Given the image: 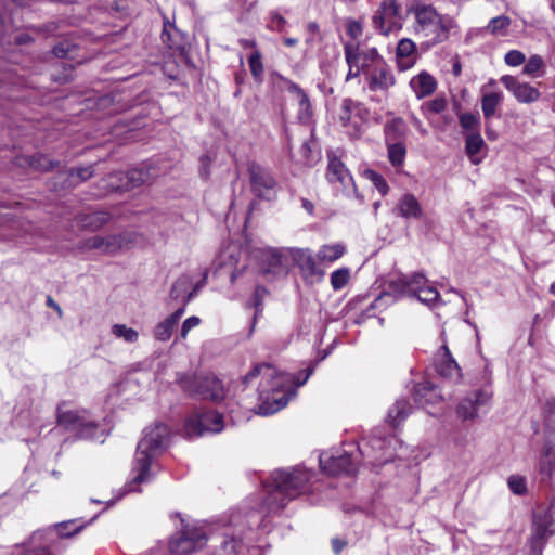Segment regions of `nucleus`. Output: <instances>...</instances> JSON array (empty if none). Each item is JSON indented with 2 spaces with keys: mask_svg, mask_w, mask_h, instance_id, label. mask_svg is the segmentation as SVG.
<instances>
[{
  "mask_svg": "<svg viewBox=\"0 0 555 555\" xmlns=\"http://www.w3.org/2000/svg\"><path fill=\"white\" fill-rule=\"evenodd\" d=\"M309 370L305 377L300 380H295L294 375L279 371L276 367L269 363H261L253 367V370L244 376L243 383L247 384L249 380L257 376H261V382L258 388L259 400L261 401L257 408L259 415H271L282 410L289 401L292 387L295 384L297 387L302 386L311 374Z\"/></svg>",
  "mask_w": 555,
  "mask_h": 555,
  "instance_id": "f257e3e1",
  "label": "nucleus"
},
{
  "mask_svg": "<svg viewBox=\"0 0 555 555\" xmlns=\"http://www.w3.org/2000/svg\"><path fill=\"white\" fill-rule=\"evenodd\" d=\"M314 473L305 467L276 469L272 473V487L268 489L266 504L272 512L283 509L287 501L297 498L309 490Z\"/></svg>",
  "mask_w": 555,
  "mask_h": 555,
  "instance_id": "f03ea898",
  "label": "nucleus"
},
{
  "mask_svg": "<svg viewBox=\"0 0 555 555\" xmlns=\"http://www.w3.org/2000/svg\"><path fill=\"white\" fill-rule=\"evenodd\" d=\"M170 431L167 425L156 423L153 427L143 430V437L137 446L132 472L135 474L128 485L129 491H138L133 485L150 480V466L152 461L162 454L168 447Z\"/></svg>",
  "mask_w": 555,
  "mask_h": 555,
  "instance_id": "7ed1b4c3",
  "label": "nucleus"
},
{
  "mask_svg": "<svg viewBox=\"0 0 555 555\" xmlns=\"http://www.w3.org/2000/svg\"><path fill=\"white\" fill-rule=\"evenodd\" d=\"M412 11L415 15V34L426 39L428 44L446 41L450 30L456 26L453 17L439 14L433 5L417 4Z\"/></svg>",
  "mask_w": 555,
  "mask_h": 555,
  "instance_id": "20e7f679",
  "label": "nucleus"
},
{
  "mask_svg": "<svg viewBox=\"0 0 555 555\" xmlns=\"http://www.w3.org/2000/svg\"><path fill=\"white\" fill-rule=\"evenodd\" d=\"M181 529L171 538L169 542V551L172 555H189L203 548L208 540L207 531L203 526L197 524H188L179 513Z\"/></svg>",
  "mask_w": 555,
  "mask_h": 555,
  "instance_id": "39448f33",
  "label": "nucleus"
},
{
  "mask_svg": "<svg viewBox=\"0 0 555 555\" xmlns=\"http://www.w3.org/2000/svg\"><path fill=\"white\" fill-rule=\"evenodd\" d=\"M178 382L185 392L201 399L218 403L225 397L221 380L214 375H184Z\"/></svg>",
  "mask_w": 555,
  "mask_h": 555,
  "instance_id": "423d86ee",
  "label": "nucleus"
},
{
  "mask_svg": "<svg viewBox=\"0 0 555 555\" xmlns=\"http://www.w3.org/2000/svg\"><path fill=\"white\" fill-rule=\"evenodd\" d=\"M493 392L490 387H481L465 395L456 404V416L462 422H475L492 405Z\"/></svg>",
  "mask_w": 555,
  "mask_h": 555,
  "instance_id": "0eeeda50",
  "label": "nucleus"
},
{
  "mask_svg": "<svg viewBox=\"0 0 555 555\" xmlns=\"http://www.w3.org/2000/svg\"><path fill=\"white\" fill-rule=\"evenodd\" d=\"M155 177L154 169L146 166L129 169L128 171H119L109 175L102 181L103 189L106 193L117 191H129L150 183Z\"/></svg>",
  "mask_w": 555,
  "mask_h": 555,
  "instance_id": "6e6552de",
  "label": "nucleus"
},
{
  "mask_svg": "<svg viewBox=\"0 0 555 555\" xmlns=\"http://www.w3.org/2000/svg\"><path fill=\"white\" fill-rule=\"evenodd\" d=\"M57 423L79 439H94L99 430L98 424L90 418L86 411H64L60 406L57 409Z\"/></svg>",
  "mask_w": 555,
  "mask_h": 555,
  "instance_id": "1a4fd4ad",
  "label": "nucleus"
},
{
  "mask_svg": "<svg viewBox=\"0 0 555 555\" xmlns=\"http://www.w3.org/2000/svg\"><path fill=\"white\" fill-rule=\"evenodd\" d=\"M359 453V449L356 453L349 451L338 452L336 455L322 453L319 457L320 467L328 475H354L358 469Z\"/></svg>",
  "mask_w": 555,
  "mask_h": 555,
  "instance_id": "9d476101",
  "label": "nucleus"
},
{
  "mask_svg": "<svg viewBox=\"0 0 555 555\" xmlns=\"http://www.w3.org/2000/svg\"><path fill=\"white\" fill-rule=\"evenodd\" d=\"M184 429L189 438L220 433L223 429L222 415L216 411L198 412L186 420Z\"/></svg>",
  "mask_w": 555,
  "mask_h": 555,
  "instance_id": "9b49d317",
  "label": "nucleus"
},
{
  "mask_svg": "<svg viewBox=\"0 0 555 555\" xmlns=\"http://www.w3.org/2000/svg\"><path fill=\"white\" fill-rule=\"evenodd\" d=\"M261 274L271 280L288 273L287 258L276 248H262L256 251Z\"/></svg>",
  "mask_w": 555,
  "mask_h": 555,
  "instance_id": "f8f14e48",
  "label": "nucleus"
},
{
  "mask_svg": "<svg viewBox=\"0 0 555 555\" xmlns=\"http://www.w3.org/2000/svg\"><path fill=\"white\" fill-rule=\"evenodd\" d=\"M248 173L251 190L258 197L270 201L276 196V181L268 169L253 163Z\"/></svg>",
  "mask_w": 555,
  "mask_h": 555,
  "instance_id": "ddd939ff",
  "label": "nucleus"
},
{
  "mask_svg": "<svg viewBox=\"0 0 555 555\" xmlns=\"http://www.w3.org/2000/svg\"><path fill=\"white\" fill-rule=\"evenodd\" d=\"M344 50L348 66L354 67L360 64L363 75L385 62L375 48L360 50L356 44L346 43Z\"/></svg>",
  "mask_w": 555,
  "mask_h": 555,
  "instance_id": "4468645a",
  "label": "nucleus"
},
{
  "mask_svg": "<svg viewBox=\"0 0 555 555\" xmlns=\"http://www.w3.org/2000/svg\"><path fill=\"white\" fill-rule=\"evenodd\" d=\"M400 4L396 0H383L373 15V25L382 35H388L398 25Z\"/></svg>",
  "mask_w": 555,
  "mask_h": 555,
  "instance_id": "2eb2a0df",
  "label": "nucleus"
},
{
  "mask_svg": "<svg viewBox=\"0 0 555 555\" xmlns=\"http://www.w3.org/2000/svg\"><path fill=\"white\" fill-rule=\"evenodd\" d=\"M364 76L371 91H388L396 83L391 67L386 62L371 68Z\"/></svg>",
  "mask_w": 555,
  "mask_h": 555,
  "instance_id": "dca6fc26",
  "label": "nucleus"
},
{
  "mask_svg": "<svg viewBox=\"0 0 555 555\" xmlns=\"http://www.w3.org/2000/svg\"><path fill=\"white\" fill-rule=\"evenodd\" d=\"M551 526L552 521L547 516L534 517L530 538V550L533 555H542L546 541L553 534Z\"/></svg>",
  "mask_w": 555,
  "mask_h": 555,
  "instance_id": "f3484780",
  "label": "nucleus"
},
{
  "mask_svg": "<svg viewBox=\"0 0 555 555\" xmlns=\"http://www.w3.org/2000/svg\"><path fill=\"white\" fill-rule=\"evenodd\" d=\"M501 82L521 103H532L539 100L540 91L527 82L519 81L516 77L504 75Z\"/></svg>",
  "mask_w": 555,
  "mask_h": 555,
  "instance_id": "a211bd4d",
  "label": "nucleus"
},
{
  "mask_svg": "<svg viewBox=\"0 0 555 555\" xmlns=\"http://www.w3.org/2000/svg\"><path fill=\"white\" fill-rule=\"evenodd\" d=\"M427 282V278L421 272H415L412 275L401 274L389 281V288L396 293L413 296L420 292Z\"/></svg>",
  "mask_w": 555,
  "mask_h": 555,
  "instance_id": "6ab92c4d",
  "label": "nucleus"
},
{
  "mask_svg": "<svg viewBox=\"0 0 555 555\" xmlns=\"http://www.w3.org/2000/svg\"><path fill=\"white\" fill-rule=\"evenodd\" d=\"M291 256L305 279L324 275V270L319 267L318 258L312 255L310 249L295 248L291 250Z\"/></svg>",
  "mask_w": 555,
  "mask_h": 555,
  "instance_id": "aec40b11",
  "label": "nucleus"
},
{
  "mask_svg": "<svg viewBox=\"0 0 555 555\" xmlns=\"http://www.w3.org/2000/svg\"><path fill=\"white\" fill-rule=\"evenodd\" d=\"M327 158V181L330 183L339 182L344 189L352 186V189L356 191L353 178L349 170L346 168L345 164L334 154H328Z\"/></svg>",
  "mask_w": 555,
  "mask_h": 555,
  "instance_id": "412c9836",
  "label": "nucleus"
},
{
  "mask_svg": "<svg viewBox=\"0 0 555 555\" xmlns=\"http://www.w3.org/2000/svg\"><path fill=\"white\" fill-rule=\"evenodd\" d=\"M436 370L441 376L449 378L455 383H457L462 378L461 367L452 357L447 345H443L441 347V354L440 358L437 360Z\"/></svg>",
  "mask_w": 555,
  "mask_h": 555,
  "instance_id": "4be33fe9",
  "label": "nucleus"
},
{
  "mask_svg": "<svg viewBox=\"0 0 555 555\" xmlns=\"http://www.w3.org/2000/svg\"><path fill=\"white\" fill-rule=\"evenodd\" d=\"M395 214L403 219H422L424 211L418 199L411 193L401 196L395 207Z\"/></svg>",
  "mask_w": 555,
  "mask_h": 555,
  "instance_id": "5701e85b",
  "label": "nucleus"
},
{
  "mask_svg": "<svg viewBox=\"0 0 555 555\" xmlns=\"http://www.w3.org/2000/svg\"><path fill=\"white\" fill-rule=\"evenodd\" d=\"M124 238L118 234H109L106 236H93L85 242V247L96 249L103 254L113 255L121 248Z\"/></svg>",
  "mask_w": 555,
  "mask_h": 555,
  "instance_id": "b1692460",
  "label": "nucleus"
},
{
  "mask_svg": "<svg viewBox=\"0 0 555 555\" xmlns=\"http://www.w3.org/2000/svg\"><path fill=\"white\" fill-rule=\"evenodd\" d=\"M112 219V215L108 211H92L86 214H79L76 217L77 224L88 231H98L107 224Z\"/></svg>",
  "mask_w": 555,
  "mask_h": 555,
  "instance_id": "393cba45",
  "label": "nucleus"
},
{
  "mask_svg": "<svg viewBox=\"0 0 555 555\" xmlns=\"http://www.w3.org/2000/svg\"><path fill=\"white\" fill-rule=\"evenodd\" d=\"M410 87L414 91L417 99H423L435 92L437 82L435 78L427 72H422L411 79Z\"/></svg>",
  "mask_w": 555,
  "mask_h": 555,
  "instance_id": "a878e982",
  "label": "nucleus"
},
{
  "mask_svg": "<svg viewBox=\"0 0 555 555\" xmlns=\"http://www.w3.org/2000/svg\"><path fill=\"white\" fill-rule=\"evenodd\" d=\"M408 127L400 117L388 120L384 126L385 143L405 141Z\"/></svg>",
  "mask_w": 555,
  "mask_h": 555,
  "instance_id": "bb28decb",
  "label": "nucleus"
},
{
  "mask_svg": "<svg viewBox=\"0 0 555 555\" xmlns=\"http://www.w3.org/2000/svg\"><path fill=\"white\" fill-rule=\"evenodd\" d=\"M412 410L413 406L408 400H397L389 409L386 421L391 427H397L412 413Z\"/></svg>",
  "mask_w": 555,
  "mask_h": 555,
  "instance_id": "cd10ccee",
  "label": "nucleus"
},
{
  "mask_svg": "<svg viewBox=\"0 0 555 555\" xmlns=\"http://www.w3.org/2000/svg\"><path fill=\"white\" fill-rule=\"evenodd\" d=\"M192 280L188 275L178 278L171 286L170 298L176 301L182 300L188 305L194 297V292H189Z\"/></svg>",
  "mask_w": 555,
  "mask_h": 555,
  "instance_id": "c85d7f7f",
  "label": "nucleus"
},
{
  "mask_svg": "<svg viewBox=\"0 0 555 555\" xmlns=\"http://www.w3.org/2000/svg\"><path fill=\"white\" fill-rule=\"evenodd\" d=\"M346 247L344 244L323 245L317 253L320 262H334L344 256Z\"/></svg>",
  "mask_w": 555,
  "mask_h": 555,
  "instance_id": "c756f323",
  "label": "nucleus"
},
{
  "mask_svg": "<svg viewBox=\"0 0 555 555\" xmlns=\"http://www.w3.org/2000/svg\"><path fill=\"white\" fill-rule=\"evenodd\" d=\"M94 175L93 166L75 167L68 171L65 188H75L89 180Z\"/></svg>",
  "mask_w": 555,
  "mask_h": 555,
  "instance_id": "7c9ffc66",
  "label": "nucleus"
},
{
  "mask_svg": "<svg viewBox=\"0 0 555 555\" xmlns=\"http://www.w3.org/2000/svg\"><path fill=\"white\" fill-rule=\"evenodd\" d=\"M415 43L410 39H401L397 46V57L401 67H409L413 63Z\"/></svg>",
  "mask_w": 555,
  "mask_h": 555,
  "instance_id": "2f4dec72",
  "label": "nucleus"
},
{
  "mask_svg": "<svg viewBox=\"0 0 555 555\" xmlns=\"http://www.w3.org/2000/svg\"><path fill=\"white\" fill-rule=\"evenodd\" d=\"M503 95L500 92H490L483 94L481 99V109L486 119L495 115L496 108L501 105Z\"/></svg>",
  "mask_w": 555,
  "mask_h": 555,
  "instance_id": "473e14b6",
  "label": "nucleus"
},
{
  "mask_svg": "<svg viewBox=\"0 0 555 555\" xmlns=\"http://www.w3.org/2000/svg\"><path fill=\"white\" fill-rule=\"evenodd\" d=\"M388 159L392 166H401L405 159L406 146L405 141L386 143Z\"/></svg>",
  "mask_w": 555,
  "mask_h": 555,
  "instance_id": "72a5a7b5",
  "label": "nucleus"
},
{
  "mask_svg": "<svg viewBox=\"0 0 555 555\" xmlns=\"http://www.w3.org/2000/svg\"><path fill=\"white\" fill-rule=\"evenodd\" d=\"M483 146H485V141L481 138L480 133L475 132V133H470L466 137L465 150H466V153L469 156L470 160L474 164H478L480 162V159L477 158L476 155L481 151V149Z\"/></svg>",
  "mask_w": 555,
  "mask_h": 555,
  "instance_id": "f704fd0d",
  "label": "nucleus"
},
{
  "mask_svg": "<svg viewBox=\"0 0 555 555\" xmlns=\"http://www.w3.org/2000/svg\"><path fill=\"white\" fill-rule=\"evenodd\" d=\"M162 40L169 49L179 50L182 48V39L179 30L171 24L165 23L162 33Z\"/></svg>",
  "mask_w": 555,
  "mask_h": 555,
  "instance_id": "c9c22d12",
  "label": "nucleus"
},
{
  "mask_svg": "<svg viewBox=\"0 0 555 555\" xmlns=\"http://www.w3.org/2000/svg\"><path fill=\"white\" fill-rule=\"evenodd\" d=\"M511 25V18L506 15H500L489 21L486 30L494 36H503L506 34Z\"/></svg>",
  "mask_w": 555,
  "mask_h": 555,
  "instance_id": "e433bc0d",
  "label": "nucleus"
},
{
  "mask_svg": "<svg viewBox=\"0 0 555 555\" xmlns=\"http://www.w3.org/2000/svg\"><path fill=\"white\" fill-rule=\"evenodd\" d=\"M25 162L34 169L39 171H50L55 166L60 165L59 162H52L46 155L36 154L25 158Z\"/></svg>",
  "mask_w": 555,
  "mask_h": 555,
  "instance_id": "4c0bfd02",
  "label": "nucleus"
},
{
  "mask_svg": "<svg viewBox=\"0 0 555 555\" xmlns=\"http://www.w3.org/2000/svg\"><path fill=\"white\" fill-rule=\"evenodd\" d=\"M177 325L168 318L156 324L154 328V338L159 341H168Z\"/></svg>",
  "mask_w": 555,
  "mask_h": 555,
  "instance_id": "58836bf2",
  "label": "nucleus"
},
{
  "mask_svg": "<svg viewBox=\"0 0 555 555\" xmlns=\"http://www.w3.org/2000/svg\"><path fill=\"white\" fill-rule=\"evenodd\" d=\"M267 294H268V291L264 286L257 285L254 291V294L251 296V299L247 304L248 307H254L256 309L254 320H253L251 330L254 328V326L256 324V320H257L258 315L261 313L262 301Z\"/></svg>",
  "mask_w": 555,
  "mask_h": 555,
  "instance_id": "ea45409f",
  "label": "nucleus"
},
{
  "mask_svg": "<svg viewBox=\"0 0 555 555\" xmlns=\"http://www.w3.org/2000/svg\"><path fill=\"white\" fill-rule=\"evenodd\" d=\"M271 81L274 85L281 83L282 88L287 92L294 94L295 98H297L298 95H300V93L304 92V90L297 83H295L294 81L289 80L288 78L282 76L276 72L271 74Z\"/></svg>",
  "mask_w": 555,
  "mask_h": 555,
  "instance_id": "a19ab883",
  "label": "nucleus"
},
{
  "mask_svg": "<svg viewBox=\"0 0 555 555\" xmlns=\"http://www.w3.org/2000/svg\"><path fill=\"white\" fill-rule=\"evenodd\" d=\"M248 64L250 67V73L256 80V82L260 83L263 81V64L261 61V54L259 51H254L249 59Z\"/></svg>",
  "mask_w": 555,
  "mask_h": 555,
  "instance_id": "79ce46f5",
  "label": "nucleus"
},
{
  "mask_svg": "<svg viewBox=\"0 0 555 555\" xmlns=\"http://www.w3.org/2000/svg\"><path fill=\"white\" fill-rule=\"evenodd\" d=\"M112 333L127 343H135L139 338V333L134 328L128 327L125 324H115L112 327Z\"/></svg>",
  "mask_w": 555,
  "mask_h": 555,
  "instance_id": "37998d69",
  "label": "nucleus"
},
{
  "mask_svg": "<svg viewBox=\"0 0 555 555\" xmlns=\"http://www.w3.org/2000/svg\"><path fill=\"white\" fill-rule=\"evenodd\" d=\"M364 177L372 182L376 190L384 196L388 193L389 186L382 175L372 169L364 171Z\"/></svg>",
  "mask_w": 555,
  "mask_h": 555,
  "instance_id": "c03bdc74",
  "label": "nucleus"
},
{
  "mask_svg": "<svg viewBox=\"0 0 555 555\" xmlns=\"http://www.w3.org/2000/svg\"><path fill=\"white\" fill-rule=\"evenodd\" d=\"M350 279V271L348 268L335 270L331 274V285L333 289L339 291L344 288Z\"/></svg>",
  "mask_w": 555,
  "mask_h": 555,
  "instance_id": "a18cd8bd",
  "label": "nucleus"
},
{
  "mask_svg": "<svg viewBox=\"0 0 555 555\" xmlns=\"http://www.w3.org/2000/svg\"><path fill=\"white\" fill-rule=\"evenodd\" d=\"M509 490L516 495H524L527 493L526 478L520 475H512L507 479Z\"/></svg>",
  "mask_w": 555,
  "mask_h": 555,
  "instance_id": "49530a36",
  "label": "nucleus"
},
{
  "mask_svg": "<svg viewBox=\"0 0 555 555\" xmlns=\"http://www.w3.org/2000/svg\"><path fill=\"white\" fill-rule=\"evenodd\" d=\"M414 297H417V299L421 302H424L426 305H431L436 302L439 298V293L434 286L425 285L423 288H421L420 292H417Z\"/></svg>",
  "mask_w": 555,
  "mask_h": 555,
  "instance_id": "de8ad7c7",
  "label": "nucleus"
},
{
  "mask_svg": "<svg viewBox=\"0 0 555 555\" xmlns=\"http://www.w3.org/2000/svg\"><path fill=\"white\" fill-rule=\"evenodd\" d=\"M299 109H298V118L300 120H308L311 117L312 109H311V103L307 95V93L304 91L298 95L297 98Z\"/></svg>",
  "mask_w": 555,
  "mask_h": 555,
  "instance_id": "09e8293b",
  "label": "nucleus"
},
{
  "mask_svg": "<svg viewBox=\"0 0 555 555\" xmlns=\"http://www.w3.org/2000/svg\"><path fill=\"white\" fill-rule=\"evenodd\" d=\"M237 545L238 542L234 538L225 535L216 555H236Z\"/></svg>",
  "mask_w": 555,
  "mask_h": 555,
  "instance_id": "8fccbe9b",
  "label": "nucleus"
},
{
  "mask_svg": "<svg viewBox=\"0 0 555 555\" xmlns=\"http://www.w3.org/2000/svg\"><path fill=\"white\" fill-rule=\"evenodd\" d=\"M544 65V62L540 55H532L524 67V73L527 75H535Z\"/></svg>",
  "mask_w": 555,
  "mask_h": 555,
  "instance_id": "3c124183",
  "label": "nucleus"
},
{
  "mask_svg": "<svg viewBox=\"0 0 555 555\" xmlns=\"http://www.w3.org/2000/svg\"><path fill=\"white\" fill-rule=\"evenodd\" d=\"M433 392H434V388L431 387V385L429 383H427V384H418L414 388V399H415V401L418 404L423 405V404L428 403L430 401V399L423 400V397L426 393H433Z\"/></svg>",
  "mask_w": 555,
  "mask_h": 555,
  "instance_id": "603ef678",
  "label": "nucleus"
},
{
  "mask_svg": "<svg viewBox=\"0 0 555 555\" xmlns=\"http://www.w3.org/2000/svg\"><path fill=\"white\" fill-rule=\"evenodd\" d=\"M460 125L465 130H475L479 125V117L472 113L461 114Z\"/></svg>",
  "mask_w": 555,
  "mask_h": 555,
  "instance_id": "864d4df0",
  "label": "nucleus"
},
{
  "mask_svg": "<svg viewBox=\"0 0 555 555\" xmlns=\"http://www.w3.org/2000/svg\"><path fill=\"white\" fill-rule=\"evenodd\" d=\"M504 61L509 66H519L526 61V56L521 51L511 50L505 54Z\"/></svg>",
  "mask_w": 555,
  "mask_h": 555,
  "instance_id": "5fc2aeb1",
  "label": "nucleus"
},
{
  "mask_svg": "<svg viewBox=\"0 0 555 555\" xmlns=\"http://www.w3.org/2000/svg\"><path fill=\"white\" fill-rule=\"evenodd\" d=\"M74 524L75 522L73 520H69V521H65V522H61V524L56 525L57 534L61 538H69L82 529V526H77L74 529L67 531V528L69 526H74Z\"/></svg>",
  "mask_w": 555,
  "mask_h": 555,
  "instance_id": "6e6d98bb",
  "label": "nucleus"
},
{
  "mask_svg": "<svg viewBox=\"0 0 555 555\" xmlns=\"http://www.w3.org/2000/svg\"><path fill=\"white\" fill-rule=\"evenodd\" d=\"M429 112L439 114L447 107V100L444 98H435L434 100L426 103Z\"/></svg>",
  "mask_w": 555,
  "mask_h": 555,
  "instance_id": "4d7b16f0",
  "label": "nucleus"
},
{
  "mask_svg": "<svg viewBox=\"0 0 555 555\" xmlns=\"http://www.w3.org/2000/svg\"><path fill=\"white\" fill-rule=\"evenodd\" d=\"M201 323V320L198 317H189L184 320L181 327V337L185 338L189 334V332L196 327Z\"/></svg>",
  "mask_w": 555,
  "mask_h": 555,
  "instance_id": "13d9d810",
  "label": "nucleus"
},
{
  "mask_svg": "<svg viewBox=\"0 0 555 555\" xmlns=\"http://www.w3.org/2000/svg\"><path fill=\"white\" fill-rule=\"evenodd\" d=\"M286 25V20L279 13L271 14V21L269 27L272 30L282 31L284 26Z\"/></svg>",
  "mask_w": 555,
  "mask_h": 555,
  "instance_id": "bf43d9fd",
  "label": "nucleus"
},
{
  "mask_svg": "<svg viewBox=\"0 0 555 555\" xmlns=\"http://www.w3.org/2000/svg\"><path fill=\"white\" fill-rule=\"evenodd\" d=\"M21 555H52L48 546L28 547Z\"/></svg>",
  "mask_w": 555,
  "mask_h": 555,
  "instance_id": "052dcab7",
  "label": "nucleus"
},
{
  "mask_svg": "<svg viewBox=\"0 0 555 555\" xmlns=\"http://www.w3.org/2000/svg\"><path fill=\"white\" fill-rule=\"evenodd\" d=\"M348 542L345 539L335 537L331 540L332 550L335 554H339L347 546Z\"/></svg>",
  "mask_w": 555,
  "mask_h": 555,
  "instance_id": "680f3d73",
  "label": "nucleus"
},
{
  "mask_svg": "<svg viewBox=\"0 0 555 555\" xmlns=\"http://www.w3.org/2000/svg\"><path fill=\"white\" fill-rule=\"evenodd\" d=\"M185 306L184 302H182V307L178 308L173 313H171L169 317H167L170 321H172L176 325L178 324L180 318L185 312Z\"/></svg>",
  "mask_w": 555,
  "mask_h": 555,
  "instance_id": "e2e57ef3",
  "label": "nucleus"
},
{
  "mask_svg": "<svg viewBox=\"0 0 555 555\" xmlns=\"http://www.w3.org/2000/svg\"><path fill=\"white\" fill-rule=\"evenodd\" d=\"M360 73H362L360 64H358V66H354V67L349 66V70L347 73L346 80L348 81L352 78L358 77L360 75Z\"/></svg>",
  "mask_w": 555,
  "mask_h": 555,
  "instance_id": "0e129e2a",
  "label": "nucleus"
},
{
  "mask_svg": "<svg viewBox=\"0 0 555 555\" xmlns=\"http://www.w3.org/2000/svg\"><path fill=\"white\" fill-rule=\"evenodd\" d=\"M383 301V297L379 296L377 297L366 309H365V314L367 317H372V311L375 309V308H378L380 307V304Z\"/></svg>",
  "mask_w": 555,
  "mask_h": 555,
  "instance_id": "69168bd1",
  "label": "nucleus"
},
{
  "mask_svg": "<svg viewBox=\"0 0 555 555\" xmlns=\"http://www.w3.org/2000/svg\"><path fill=\"white\" fill-rule=\"evenodd\" d=\"M300 202H301V207L309 214V215H312L313 214V210H314V205L311 201L305 198V197H301L300 198Z\"/></svg>",
  "mask_w": 555,
  "mask_h": 555,
  "instance_id": "338daca9",
  "label": "nucleus"
},
{
  "mask_svg": "<svg viewBox=\"0 0 555 555\" xmlns=\"http://www.w3.org/2000/svg\"><path fill=\"white\" fill-rule=\"evenodd\" d=\"M53 53L57 57H65L67 55V50L64 48L63 43H60V44L54 47Z\"/></svg>",
  "mask_w": 555,
  "mask_h": 555,
  "instance_id": "774afa93",
  "label": "nucleus"
}]
</instances>
